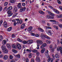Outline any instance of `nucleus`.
<instances>
[{
    "label": "nucleus",
    "mask_w": 62,
    "mask_h": 62,
    "mask_svg": "<svg viewBox=\"0 0 62 62\" xmlns=\"http://www.w3.org/2000/svg\"><path fill=\"white\" fill-rule=\"evenodd\" d=\"M44 37L48 39H50V38L49 37L47 36H46V35H43V34H41V39H44Z\"/></svg>",
    "instance_id": "1"
},
{
    "label": "nucleus",
    "mask_w": 62,
    "mask_h": 62,
    "mask_svg": "<svg viewBox=\"0 0 62 62\" xmlns=\"http://www.w3.org/2000/svg\"><path fill=\"white\" fill-rule=\"evenodd\" d=\"M16 57H17V58H20L21 57V56L19 54H18L17 55H16Z\"/></svg>",
    "instance_id": "29"
},
{
    "label": "nucleus",
    "mask_w": 62,
    "mask_h": 62,
    "mask_svg": "<svg viewBox=\"0 0 62 62\" xmlns=\"http://www.w3.org/2000/svg\"><path fill=\"white\" fill-rule=\"evenodd\" d=\"M55 57L56 58H59L60 56L59 55L57 54H55Z\"/></svg>",
    "instance_id": "32"
},
{
    "label": "nucleus",
    "mask_w": 62,
    "mask_h": 62,
    "mask_svg": "<svg viewBox=\"0 0 62 62\" xmlns=\"http://www.w3.org/2000/svg\"><path fill=\"white\" fill-rule=\"evenodd\" d=\"M3 20H1L0 21V26H1L2 24V23H3Z\"/></svg>",
    "instance_id": "46"
},
{
    "label": "nucleus",
    "mask_w": 62,
    "mask_h": 62,
    "mask_svg": "<svg viewBox=\"0 0 62 62\" xmlns=\"http://www.w3.org/2000/svg\"><path fill=\"white\" fill-rule=\"evenodd\" d=\"M15 2V0H10L9 1V2L11 3H12V4L14 3Z\"/></svg>",
    "instance_id": "23"
},
{
    "label": "nucleus",
    "mask_w": 62,
    "mask_h": 62,
    "mask_svg": "<svg viewBox=\"0 0 62 62\" xmlns=\"http://www.w3.org/2000/svg\"><path fill=\"white\" fill-rule=\"evenodd\" d=\"M36 61L38 62L40 61V59H39V58L38 57H36Z\"/></svg>",
    "instance_id": "27"
},
{
    "label": "nucleus",
    "mask_w": 62,
    "mask_h": 62,
    "mask_svg": "<svg viewBox=\"0 0 62 62\" xmlns=\"http://www.w3.org/2000/svg\"><path fill=\"white\" fill-rule=\"evenodd\" d=\"M46 46H47V44H46V43H44L42 44V45L41 46V48L42 49L43 48H44V47H46Z\"/></svg>",
    "instance_id": "7"
},
{
    "label": "nucleus",
    "mask_w": 62,
    "mask_h": 62,
    "mask_svg": "<svg viewBox=\"0 0 62 62\" xmlns=\"http://www.w3.org/2000/svg\"><path fill=\"white\" fill-rule=\"evenodd\" d=\"M39 35L38 34H36L35 35V36L36 37H39Z\"/></svg>",
    "instance_id": "55"
},
{
    "label": "nucleus",
    "mask_w": 62,
    "mask_h": 62,
    "mask_svg": "<svg viewBox=\"0 0 62 62\" xmlns=\"http://www.w3.org/2000/svg\"><path fill=\"white\" fill-rule=\"evenodd\" d=\"M57 42L58 44H59V43H60V41H59V40H57Z\"/></svg>",
    "instance_id": "57"
},
{
    "label": "nucleus",
    "mask_w": 62,
    "mask_h": 62,
    "mask_svg": "<svg viewBox=\"0 0 62 62\" xmlns=\"http://www.w3.org/2000/svg\"><path fill=\"white\" fill-rule=\"evenodd\" d=\"M56 17L57 18H60V16L59 15H56Z\"/></svg>",
    "instance_id": "61"
},
{
    "label": "nucleus",
    "mask_w": 62,
    "mask_h": 62,
    "mask_svg": "<svg viewBox=\"0 0 62 62\" xmlns=\"http://www.w3.org/2000/svg\"><path fill=\"white\" fill-rule=\"evenodd\" d=\"M18 15V13H15L14 15V16L15 17V16H16V15Z\"/></svg>",
    "instance_id": "56"
},
{
    "label": "nucleus",
    "mask_w": 62,
    "mask_h": 62,
    "mask_svg": "<svg viewBox=\"0 0 62 62\" xmlns=\"http://www.w3.org/2000/svg\"><path fill=\"white\" fill-rule=\"evenodd\" d=\"M39 13H40L41 14H44V12H43L41 10H39Z\"/></svg>",
    "instance_id": "21"
},
{
    "label": "nucleus",
    "mask_w": 62,
    "mask_h": 62,
    "mask_svg": "<svg viewBox=\"0 0 62 62\" xmlns=\"http://www.w3.org/2000/svg\"><path fill=\"white\" fill-rule=\"evenodd\" d=\"M16 47H17L18 49L19 50L21 49L22 48V46H21V45L17 43L16 44Z\"/></svg>",
    "instance_id": "3"
},
{
    "label": "nucleus",
    "mask_w": 62,
    "mask_h": 62,
    "mask_svg": "<svg viewBox=\"0 0 62 62\" xmlns=\"http://www.w3.org/2000/svg\"><path fill=\"white\" fill-rule=\"evenodd\" d=\"M33 41L32 40H29L28 41L27 43L28 44H31L33 43Z\"/></svg>",
    "instance_id": "19"
},
{
    "label": "nucleus",
    "mask_w": 62,
    "mask_h": 62,
    "mask_svg": "<svg viewBox=\"0 0 62 62\" xmlns=\"http://www.w3.org/2000/svg\"><path fill=\"white\" fill-rule=\"evenodd\" d=\"M16 61V60L15 59H13L11 61H10V62H15Z\"/></svg>",
    "instance_id": "45"
},
{
    "label": "nucleus",
    "mask_w": 62,
    "mask_h": 62,
    "mask_svg": "<svg viewBox=\"0 0 62 62\" xmlns=\"http://www.w3.org/2000/svg\"><path fill=\"white\" fill-rule=\"evenodd\" d=\"M32 52L33 53H37L38 52V50H32Z\"/></svg>",
    "instance_id": "31"
},
{
    "label": "nucleus",
    "mask_w": 62,
    "mask_h": 62,
    "mask_svg": "<svg viewBox=\"0 0 62 62\" xmlns=\"http://www.w3.org/2000/svg\"><path fill=\"white\" fill-rule=\"evenodd\" d=\"M28 56L29 58H31V57H32V53H31L29 54Z\"/></svg>",
    "instance_id": "37"
},
{
    "label": "nucleus",
    "mask_w": 62,
    "mask_h": 62,
    "mask_svg": "<svg viewBox=\"0 0 62 62\" xmlns=\"http://www.w3.org/2000/svg\"><path fill=\"white\" fill-rule=\"evenodd\" d=\"M10 11V10L8 8H7V10H6V11H8H8Z\"/></svg>",
    "instance_id": "60"
},
{
    "label": "nucleus",
    "mask_w": 62,
    "mask_h": 62,
    "mask_svg": "<svg viewBox=\"0 0 62 62\" xmlns=\"http://www.w3.org/2000/svg\"><path fill=\"white\" fill-rule=\"evenodd\" d=\"M3 39V37L2 35H0V41H1Z\"/></svg>",
    "instance_id": "30"
},
{
    "label": "nucleus",
    "mask_w": 62,
    "mask_h": 62,
    "mask_svg": "<svg viewBox=\"0 0 62 62\" xmlns=\"http://www.w3.org/2000/svg\"><path fill=\"white\" fill-rule=\"evenodd\" d=\"M7 43V41L5 40H3L2 42V44L3 45H5Z\"/></svg>",
    "instance_id": "17"
},
{
    "label": "nucleus",
    "mask_w": 62,
    "mask_h": 62,
    "mask_svg": "<svg viewBox=\"0 0 62 62\" xmlns=\"http://www.w3.org/2000/svg\"><path fill=\"white\" fill-rule=\"evenodd\" d=\"M58 25L60 27V28H62V24H58Z\"/></svg>",
    "instance_id": "44"
},
{
    "label": "nucleus",
    "mask_w": 62,
    "mask_h": 62,
    "mask_svg": "<svg viewBox=\"0 0 62 62\" xmlns=\"http://www.w3.org/2000/svg\"><path fill=\"white\" fill-rule=\"evenodd\" d=\"M3 9V8H2V7H0V12H1Z\"/></svg>",
    "instance_id": "52"
},
{
    "label": "nucleus",
    "mask_w": 62,
    "mask_h": 62,
    "mask_svg": "<svg viewBox=\"0 0 62 62\" xmlns=\"http://www.w3.org/2000/svg\"><path fill=\"white\" fill-rule=\"evenodd\" d=\"M48 53H49V51L48 50H47V51H46L45 53V54L47 58H49Z\"/></svg>",
    "instance_id": "4"
},
{
    "label": "nucleus",
    "mask_w": 62,
    "mask_h": 62,
    "mask_svg": "<svg viewBox=\"0 0 62 62\" xmlns=\"http://www.w3.org/2000/svg\"><path fill=\"white\" fill-rule=\"evenodd\" d=\"M31 62H34V59L33 58L31 59Z\"/></svg>",
    "instance_id": "63"
},
{
    "label": "nucleus",
    "mask_w": 62,
    "mask_h": 62,
    "mask_svg": "<svg viewBox=\"0 0 62 62\" xmlns=\"http://www.w3.org/2000/svg\"><path fill=\"white\" fill-rule=\"evenodd\" d=\"M36 54L37 56H39L40 54V53L39 52H36Z\"/></svg>",
    "instance_id": "41"
},
{
    "label": "nucleus",
    "mask_w": 62,
    "mask_h": 62,
    "mask_svg": "<svg viewBox=\"0 0 62 62\" xmlns=\"http://www.w3.org/2000/svg\"><path fill=\"white\" fill-rule=\"evenodd\" d=\"M4 6H7V5H8V2H5L4 3Z\"/></svg>",
    "instance_id": "54"
},
{
    "label": "nucleus",
    "mask_w": 62,
    "mask_h": 62,
    "mask_svg": "<svg viewBox=\"0 0 62 62\" xmlns=\"http://www.w3.org/2000/svg\"><path fill=\"white\" fill-rule=\"evenodd\" d=\"M12 46L13 49H17V46H16V45L14 44L12 45Z\"/></svg>",
    "instance_id": "13"
},
{
    "label": "nucleus",
    "mask_w": 62,
    "mask_h": 62,
    "mask_svg": "<svg viewBox=\"0 0 62 62\" xmlns=\"http://www.w3.org/2000/svg\"><path fill=\"white\" fill-rule=\"evenodd\" d=\"M7 23L5 21L3 23V26L5 27H7Z\"/></svg>",
    "instance_id": "18"
},
{
    "label": "nucleus",
    "mask_w": 62,
    "mask_h": 62,
    "mask_svg": "<svg viewBox=\"0 0 62 62\" xmlns=\"http://www.w3.org/2000/svg\"><path fill=\"white\" fill-rule=\"evenodd\" d=\"M1 48L2 50H4L5 49H6V46L3 45L1 46Z\"/></svg>",
    "instance_id": "11"
},
{
    "label": "nucleus",
    "mask_w": 62,
    "mask_h": 62,
    "mask_svg": "<svg viewBox=\"0 0 62 62\" xmlns=\"http://www.w3.org/2000/svg\"><path fill=\"white\" fill-rule=\"evenodd\" d=\"M12 11H9L7 12L8 13V17H10L11 16H12L13 15V13H12Z\"/></svg>",
    "instance_id": "2"
},
{
    "label": "nucleus",
    "mask_w": 62,
    "mask_h": 62,
    "mask_svg": "<svg viewBox=\"0 0 62 62\" xmlns=\"http://www.w3.org/2000/svg\"><path fill=\"white\" fill-rule=\"evenodd\" d=\"M12 38H15V35L14 34H13L12 35Z\"/></svg>",
    "instance_id": "50"
},
{
    "label": "nucleus",
    "mask_w": 62,
    "mask_h": 62,
    "mask_svg": "<svg viewBox=\"0 0 62 62\" xmlns=\"http://www.w3.org/2000/svg\"><path fill=\"white\" fill-rule=\"evenodd\" d=\"M46 12H47L49 14V15H51V16H54V14L51 13L50 12V11H49L47 10L46 11Z\"/></svg>",
    "instance_id": "9"
},
{
    "label": "nucleus",
    "mask_w": 62,
    "mask_h": 62,
    "mask_svg": "<svg viewBox=\"0 0 62 62\" xmlns=\"http://www.w3.org/2000/svg\"><path fill=\"white\" fill-rule=\"evenodd\" d=\"M50 61V57H49V58L48 59L47 62H49Z\"/></svg>",
    "instance_id": "64"
},
{
    "label": "nucleus",
    "mask_w": 62,
    "mask_h": 62,
    "mask_svg": "<svg viewBox=\"0 0 62 62\" xmlns=\"http://www.w3.org/2000/svg\"><path fill=\"white\" fill-rule=\"evenodd\" d=\"M53 27L56 30H58V27L57 26L54 25L53 26Z\"/></svg>",
    "instance_id": "25"
},
{
    "label": "nucleus",
    "mask_w": 62,
    "mask_h": 62,
    "mask_svg": "<svg viewBox=\"0 0 62 62\" xmlns=\"http://www.w3.org/2000/svg\"><path fill=\"white\" fill-rule=\"evenodd\" d=\"M2 51L4 53H8V50L6 48L4 50H2Z\"/></svg>",
    "instance_id": "15"
},
{
    "label": "nucleus",
    "mask_w": 62,
    "mask_h": 62,
    "mask_svg": "<svg viewBox=\"0 0 62 62\" xmlns=\"http://www.w3.org/2000/svg\"><path fill=\"white\" fill-rule=\"evenodd\" d=\"M45 51V48H43L41 51V54H43Z\"/></svg>",
    "instance_id": "14"
},
{
    "label": "nucleus",
    "mask_w": 62,
    "mask_h": 62,
    "mask_svg": "<svg viewBox=\"0 0 62 62\" xmlns=\"http://www.w3.org/2000/svg\"><path fill=\"white\" fill-rule=\"evenodd\" d=\"M37 42L38 43V44H40V45H41V44H43V42L42 41L40 40H37Z\"/></svg>",
    "instance_id": "6"
},
{
    "label": "nucleus",
    "mask_w": 62,
    "mask_h": 62,
    "mask_svg": "<svg viewBox=\"0 0 62 62\" xmlns=\"http://www.w3.org/2000/svg\"><path fill=\"white\" fill-rule=\"evenodd\" d=\"M57 1L59 4H61V2L59 0H57Z\"/></svg>",
    "instance_id": "42"
},
{
    "label": "nucleus",
    "mask_w": 62,
    "mask_h": 62,
    "mask_svg": "<svg viewBox=\"0 0 62 62\" xmlns=\"http://www.w3.org/2000/svg\"><path fill=\"white\" fill-rule=\"evenodd\" d=\"M19 23L20 24H21L23 23V20L22 19H20L19 20Z\"/></svg>",
    "instance_id": "36"
},
{
    "label": "nucleus",
    "mask_w": 62,
    "mask_h": 62,
    "mask_svg": "<svg viewBox=\"0 0 62 62\" xmlns=\"http://www.w3.org/2000/svg\"><path fill=\"white\" fill-rule=\"evenodd\" d=\"M17 8L16 7H15L14 9V12H17Z\"/></svg>",
    "instance_id": "26"
},
{
    "label": "nucleus",
    "mask_w": 62,
    "mask_h": 62,
    "mask_svg": "<svg viewBox=\"0 0 62 62\" xmlns=\"http://www.w3.org/2000/svg\"><path fill=\"white\" fill-rule=\"evenodd\" d=\"M25 9H26V8L25 7H24V8H21L20 9V12L24 11L25 10Z\"/></svg>",
    "instance_id": "5"
},
{
    "label": "nucleus",
    "mask_w": 62,
    "mask_h": 62,
    "mask_svg": "<svg viewBox=\"0 0 62 62\" xmlns=\"http://www.w3.org/2000/svg\"><path fill=\"white\" fill-rule=\"evenodd\" d=\"M6 45L7 47V48L9 50H10L11 49V46H10V45L8 44H7Z\"/></svg>",
    "instance_id": "10"
},
{
    "label": "nucleus",
    "mask_w": 62,
    "mask_h": 62,
    "mask_svg": "<svg viewBox=\"0 0 62 62\" xmlns=\"http://www.w3.org/2000/svg\"><path fill=\"white\" fill-rule=\"evenodd\" d=\"M38 30L40 32H44V30H43V29L39 27L38 28Z\"/></svg>",
    "instance_id": "12"
},
{
    "label": "nucleus",
    "mask_w": 62,
    "mask_h": 62,
    "mask_svg": "<svg viewBox=\"0 0 62 62\" xmlns=\"http://www.w3.org/2000/svg\"><path fill=\"white\" fill-rule=\"evenodd\" d=\"M9 58L10 59H13V56H12V55H10Z\"/></svg>",
    "instance_id": "38"
},
{
    "label": "nucleus",
    "mask_w": 62,
    "mask_h": 62,
    "mask_svg": "<svg viewBox=\"0 0 62 62\" xmlns=\"http://www.w3.org/2000/svg\"><path fill=\"white\" fill-rule=\"evenodd\" d=\"M22 7V5H21V3H18L17 5V8H20Z\"/></svg>",
    "instance_id": "20"
},
{
    "label": "nucleus",
    "mask_w": 62,
    "mask_h": 62,
    "mask_svg": "<svg viewBox=\"0 0 62 62\" xmlns=\"http://www.w3.org/2000/svg\"><path fill=\"white\" fill-rule=\"evenodd\" d=\"M11 30H12V27H9L7 29V30L8 31H10Z\"/></svg>",
    "instance_id": "24"
},
{
    "label": "nucleus",
    "mask_w": 62,
    "mask_h": 62,
    "mask_svg": "<svg viewBox=\"0 0 62 62\" xmlns=\"http://www.w3.org/2000/svg\"><path fill=\"white\" fill-rule=\"evenodd\" d=\"M25 24H24V23H23L21 25L20 28H21V29H23V28L25 27Z\"/></svg>",
    "instance_id": "8"
},
{
    "label": "nucleus",
    "mask_w": 62,
    "mask_h": 62,
    "mask_svg": "<svg viewBox=\"0 0 62 62\" xmlns=\"http://www.w3.org/2000/svg\"><path fill=\"white\" fill-rule=\"evenodd\" d=\"M12 52L14 53L15 54H16V53H17L18 52V51H17V50L14 49H12Z\"/></svg>",
    "instance_id": "16"
},
{
    "label": "nucleus",
    "mask_w": 62,
    "mask_h": 62,
    "mask_svg": "<svg viewBox=\"0 0 62 62\" xmlns=\"http://www.w3.org/2000/svg\"><path fill=\"white\" fill-rule=\"evenodd\" d=\"M50 22H56V21L54 20H50Z\"/></svg>",
    "instance_id": "47"
},
{
    "label": "nucleus",
    "mask_w": 62,
    "mask_h": 62,
    "mask_svg": "<svg viewBox=\"0 0 62 62\" xmlns=\"http://www.w3.org/2000/svg\"><path fill=\"white\" fill-rule=\"evenodd\" d=\"M37 49L38 50H39V45L38 44H37Z\"/></svg>",
    "instance_id": "49"
},
{
    "label": "nucleus",
    "mask_w": 62,
    "mask_h": 62,
    "mask_svg": "<svg viewBox=\"0 0 62 62\" xmlns=\"http://www.w3.org/2000/svg\"><path fill=\"white\" fill-rule=\"evenodd\" d=\"M18 41H19V42H23V40L20 39L18 38L17 39Z\"/></svg>",
    "instance_id": "40"
},
{
    "label": "nucleus",
    "mask_w": 62,
    "mask_h": 62,
    "mask_svg": "<svg viewBox=\"0 0 62 62\" xmlns=\"http://www.w3.org/2000/svg\"><path fill=\"white\" fill-rule=\"evenodd\" d=\"M60 51L62 50V47H59Z\"/></svg>",
    "instance_id": "62"
},
{
    "label": "nucleus",
    "mask_w": 62,
    "mask_h": 62,
    "mask_svg": "<svg viewBox=\"0 0 62 62\" xmlns=\"http://www.w3.org/2000/svg\"><path fill=\"white\" fill-rule=\"evenodd\" d=\"M51 42V41L49 40H46V42L47 44H50V43Z\"/></svg>",
    "instance_id": "34"
},
{
    "label": "nucleus",
    "mask_w": 62,
    "mask_h": 62,
    "mask_svg": "<svg viewBox=\"0 0 62 62\" xmlns=\"http://www.w3.org/2000/svg\"><path fill=\"white\" fill-rule=\"evenodd\" d=\"M8 8L10 10H11L12 9V7L11 6H10Z\"/></svg>",
    "instance_id": "48"
},
{
    "label": "nucleus",
    "mask_w": 62,
    "mask_h": 62,
    "mask_svg": "<svg viewBox=\"0 0 62 62\" xmlns=\"http://www.w3.org/2000/svg\"><path fill=\"white\" fill-rule=\"evenodd\" d=\"M45 28H46V29H47V28L48 29H51L52 28L51 27L49 26L45 27Z\"/></svg>",
    "instance_id": "39"
},
{
    "label": "nucleus",
    "mask_w": 62,
    "mask_h": 62,
    "mask_svg": "<svg viewBox=\"0 0 62 62\" xmlns=\"http://www.w3.org/2000/svg\"><path fill=\"white\" fill-rule=\"evenodd\" d=\"M26 51H27V52H28L29 53H30L31 52V49H27L26 50Z\"/></svg>",
    "instance_id": "35"
},
{
    "label": "nucleus",
    "mask_w": 62,
    "mask_h": 62,
    "mask_svg": "<svg viewBox=\"0 0 62 62\" xmlns=\"http://www.w3.org/2000/svg\"><path fill=\"white\" fill-rule=\"evenodd\" d=\"M3 9V8H2V7H0V12H1Z\"/></svg>",
    "instance_id": "53"
},
{
    "label": "nucleus",
    "mask_w": 62,
    "mask_h": 62,
    "mask_svg": "<svg viewBox=\"0 0 62 62\" xmlns=\"http://www.w3.org/2000/svg\"><path fill=\"white\" fill-rule=\"evenodd\" d=\"M57 51H60V50L59 49V47H57Z\"/></svg>",
    "instance_id": "59"
},
{
    "label": "nucleus",
    "mask_w": 62,
    "mask_h": 62,
    "mask_svg": "<svg viewBox=\"0 0 62 62\" xmlns=\"http://www.w3.org/2000/svg\"><path fill=\"white\" fill-rule=\"evenodd\" d=\"M23 44H26L27 43V41H24L23 42Z\"/></svg>",
    "instance_id": "43"
},
{
    "label": "nucleus",
    "mask_w": 62,
    "mask_h": 62,
    "mask_svg": "<svg viewBox=\"0 0 62 62\" xmlns=\"http://www.w3.org/2000/svg\"><path fill=\"white\" fill-rule=\"evenodd\" d=\"M46 18L47 19H50L51 16H50L49 15H47L46 16Z\"/></svg>",
    "instance_id": "33"
},
{
    "label": "nucleus",
    "mask_w": 62,
    "mask_h": 62,
    "mask_svg": "<svg viewBox=\"0 0 62 62\" xmlns=\"http://www.w3.org/2000/svg\"><path fill=\"white\" fill-rule=\"evenodd\" d=\"M8 56L5 55L4 56V59L5 60H7V59H8Z\"/></svg>",
    "instance_id": "28"
},
{
    "label": "nucleus",
    "mask_w": 62,
    "mask_h": 62,
    "mask_svg": "<svg viewBox=\"0 0 62 62\" xmlns=\"http://www.w3.org/2000/svg\"><path fill=\"white\" fill-rule=\"evenodd\" d=\"M26 62H29V60L28 58H26Z\"/></svg>",
    "instance_id": "58"
},
{
    "label": "nucleus",
    "mask_w": 62,
    "mask_h": 62,
    "mask_svg": "<svg viewBox=\"0 0 62 62\" xmlns=\"http://www.w3.org/2000/svg\"><path fill=\"white\" fill-rule=\"evenodd\" d=\"M33 29V27H32L31 26L29 28H28V31L29 32V31H31V29Z\"/></svg>",
    "instance_id": "22"
},
{
    "label": "nucleus",
    "mask_w": 62,
    "mask_h": 62,
    "mask_svg": "<svg viewBox=\"0 0 62 62\" xmlns=\"http://www.w3.org/2000/svg\"><path fill=\"white\" fill-rule=\"evenodd\" d=\"M31 35H32L33 36H35V34L33 33H31Z\"/></svg>",
    "instance_id": "51"
}]
</instances>
